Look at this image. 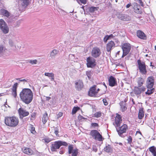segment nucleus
Wrapping results in <instances>:
<instances>
[{
    "mask_svg": "<svg viewBox=\"0 0 156 156\" xmlns=\"http://www.w3.org/2000/svg\"><path fill=\"white\" fill-rule=\"evenodd\" d=\"M22 101L27 104L30 103L32 101L33 95L32 91L29 88H24L20 94Z\"/></svg>",
    "mask_w": 156,
    "mask_h": 156,
    "instance_id": "obj_1",
    "label": "nucleus"
},
{
    "mask_svg": "<svg viewBox=\"0 0 156 156\" xmlns=\"http://www.w3.org/2000/svg\"><path fill=\"white\" fill-rule=\"evenodd\" d=\"M19 119L17 117L15 116L5 117L4 122L5 125L9 126L15 127L19 123Z\"/></svg>",
    "mask_w": 156,
    "mask_h": 156,
    "instance_id": "obj_2",
    "label": "nucleus"
},
{
    "mask_svg": "<svg viewBox=\"0 0 156 156\" xmlns=\"http://www.w3.org/2000/svg\"><path fill=\"white\" fill-rule=\"evenodd\" d=\"M119 135L122 137H124L127 135V130L128 128L127 125L126 124H123L122 126L115 128Z\"/></svg>",
    "mask_w": 156,
    "mask_h": 156,
    "instance_id": "obj_3",
    "label": "nucleus"
},
{
    "mask_svg": "<svg viewBox=\"0 0 156 156\" xmlns=\"http://www.w3.org/2000/svg\"><path fill=\"white\" fill-rule=\"evenodd\" d=\"M137 66L139 72L142 75H146L147 71L146 68L147 65L145 64V62L139 59L137 60Z\"/></svg>",
    "mask_w": 156,
    "mask_h": 156,
    "instance_id": "obj_4",
    "label": "nucleus"
},
{
    "mask_svg": "<svg viewBox=\"0 0 156 156\" xmlns=\"http://www.w3.org/2000/svg\"><path fill=\"white\" fill-rule=\"evenodd\" d=\"M67 146L68 144L65 142L58 140L54 142L51 146V150L52 152L57 151V150L59 149L62 146Z\"/></svg>",
    "mask_w": 156,
    "mask_h": 156,
    "instance_id": "obj_5",
    "label": "nucleus"
},
{
    "mask_svg": "<svg viewBox=\"0 0 156 156\" xmlns=\"http://www.w3.org/2000/svg\"><path fill=\"white\" fill-rule=\"evenodd\" d=\"M121 47L123 51L122 57L123 58L129 53L131 48V46L129 44L125 43L122 44Z\"/></svg>",
    "mask_w": 156,
    "mask_h": 156,
    "instance_id": "obj_6",
    "label": "nucleus"
},
{
    "mask_svg": "<svg viewBox=\"0 0 156 156\" xmlns=\"http://www.w3.org/2000/svg\"><path fill=\"white\" fill-rule=\"evenodd\" d=\"M90 135L95 140L99 141H102L103 140V137L100 133L96 130H92L90 131Z\"/></svg>",
    "mask_w": 156,
    "mask_h": 156,
    "instance_id": "obj_7",
    "label": "nucleus"
},
{
    "mask_svg": "<svg viewBox=\"0 0 156 156\" xmlns=\"http://www.w3.org/2000/svg\"><path fill=\"white\" fill-rule=\"evenodd\" d=\"M0 29L5 34H6L9 32V28L6 23L2 19H0Z\"/></svg>",
    "mask_w": 156,
    "mask_h": 156,
    "instance_id": "obj_8",
    "label": "nucleus"
},
{
    "mask_svg": "<svg viewBox=\"0 0 156 156\" xmlns=\"http://www.w3.org/2000/svg\"><path fill=\"white\" fill-rule=\"evenodd\" d=\"M87 66L88 68H93L96 64V60L92 57H89L86 59Z\"/></svg>",
    "mask_w": 156,
    "mask_h": 156,
    "instance_id": "obj_9",
    "label": "nucleus"
},
{
    "mask_svg": "<svg viewBox=\"0 0 156 156\" xmlns=\"http://www.w3.org/2000/svg\"><path fill=\"white\" fill-rule=\"evenodd\" d=\"M146 88L144 86L142 87H135L133 90L134 93L138 97L140 94L146 90Z\"/></svg>",
    "mask_w": 156,
    "mask_h": 156,
    "instance_id": "obj_10",
    "label": "nucleus"
},
{
    "mask_svg": "<svg viewBox=\"0 0 156 156\" xmlns=\"http://www.w3.org/2000/svg\"><path fill=\"white\" fill-rule=\"evenodd\" d=\"M155 79L154 77L153 76L148 77L146 80V86L148 89H151L153 88Z\"/></svg>",
    "mask_w": 156,
    "mask_h": 156,
    "instance_id": "obj_11",
    "label": "nucleus"
},
{
    "mask_svg": "<svg viewBox=\"0 0 156 156\" xmlns=\"http://www.w3.org/2000/svg\"><path fill=\"white\" fill-rule=\"evenodd\" d=\"M18 113L20 119H23V117L28 116L29 114V113L28 111L22 108L18 109Z\"/></svg>",
    "mask_w": 156,
    "mask_h": 156,
    "instance_id": "obj_12",
    "label": "nucleus"
},
{
    "mask_svg": "<svg viewBox=\"0 0 156 156\" xmlns=\"http://www.w3.org/2000/svg\"><path fill=\"white\" fill-rule=\"evenodd\" d=\"M122 122V117L119 114H117L115 118V122L113 123V125L115 127H119L121 126V123Z\"/></svg>",
    "mask_w": 156,
    "mask_h": 156,
    "instance_id": "obj_13",
    "label": "nucleus"
},
{
    "mask_svg": "<svg viewBox=\"0 0 156 156\" xmlns=\"http://www.w3.org/2000/svg\"><path fill=\"white\" fill-rule=\"evenodd\" d=\"M91 53V55L93 57L97 58L100 56L101 54V52L99 48L95 47L93 48L92 49Z\"/></svg>",
    "mask_w": 156,
    "mask_h": 156,
    "instance_id": "obj_14",
    "label": "nucleus"
},
{
    "mask_svg": "<svg viewBox=\"0 0 156 156\" xmlns=\"http://www.w3.org/2000/svg\"><path fill=\"white\" fill-rule=\"evenodd\" d=\"M115 47V44L114 42L111 41L108 42L107 44L106 49V51L110 53L111 51Z\"/></svg>",
    "mask_w": 156,
    "mask_h": 156,
    "instance_id": "obj_15",
    "label": "nucleus"
},
{
    "mask_svg": "<svg viewBox=\"0 0 156 156\" xmlns=\"http://www.w3.org/2000/svg\"><path fill=\"white\" fill-rule=\"evenodd\" d=\"M83 82L81 80H79L75 83V87L77 91H81L83 88Z\"/></svg>",
    "mask_w": 156,
    "mask_h": 156,
    "instance_id": "obj_16",
    "label": "nucleus"
},
{
    "mask_svg": "<svg viewBox=\"0 0 156 156\" xmlns=\"http://www.w3.org/2000/svg\"><path fill=\"white\" fill-rule=\"evenodd\" d=\"M117 16L118 18L122 20L129 21L131 19L129 16L125 14H117Z\"/></svg>",
    "mask_w": 156,
    "mask_h": 156,
    "instance_id": "obj_17",
    "label": "nucleus"
},
{
    "mask_svg": "<svg viewBox=\"0 0 156 156\" xmlns=\"http://www.w3.org/2000/svg\"><path fill=\"white\" fill-rule=\"evenodd\" d=\"M109 85L111 87H114L117 84L116 79L112 76H110L108 79Z\"/></svg>",
    "mask_w": 156,
    "mask_h": 156,
    "instance_id": "obj_18",
    "label": "nucleus"
},
{
    "mask_svg": "<svg viewBox=\"0 0 156 156\" xmlns=\"http://www.w3.org/2000/svg\"><path fill=\"white\" fill-rule=\"evenodd\" d=\"M96 85H94L90 88L88 92L89 95L90 96H94L97 94V91L96 90Z\"/></svg>",
    "mask_w": 156,
    "mask_h": 156,
    "instance_id": "obj_19",
    "label": "nucleus"
},
{
    "mask_svg": "<svg viewBox=\"0 0 156 156\" xmlns=\"http://www.w3.org/2000/svg\"><path fill=\"white\" fill-rule=\"evenodd\" d=\"M22 151L24 153L29 155L34 154V151L29 147H24L22 149Z\"/></svg>",
    "mask_w": 156,
    "mask_h": 156,
    "instance_id": "obj_20",
    "label": "nucleus"
},
{
    "mask_svg": "<svg viewBox=\"0 0 156 156\" xmlns=\"http://www.w3.org/2000/svg\"><path fill=\"white\" fill-rule=\"evenodd\" d=\"M136 35L139 38L145 40L147 39V36L142 31L138 30L136 32Z\"/></svg>",
    "mask_w": 156,
    "mask_h": 156,
    "instance_id": "obj_21",
    "label": "nucleus"
},
{
    "mask_svg": "<svg viewBox=\"0 0 156 156\" xmlns=\"http://www.w3.org/2000/svg\"><path fill=\"white\" fill-rule=\"evenodd\" d=\"M18 84L17 83H15L12 86V95L13 97L16 98L17 96V88Z\"/></svg>",
    "mask_w": 156,
    "mask_h": 156,
    "instance_id": "obj_22",
    "label": "nucleus"
},
{
    "mask_svg": "<svg viewBox=\"0 0 156 156\" xmlns=\"http://www.w3.org/2000/svg\"><path fill=\"white\" fill-rule=\"evenodd\" d=\"M0 13L1 15L7 18L9 17L10 15V13L8 10L3 8L0 9Z\"/></svg>",
    "mask_w": 156,
    "mask_h": 156,
    "instance_id": "obj_23",
    "label": "nucleus"
},
{
    "mask_svg": "<svg viewBox=\"0 0 156 156\" xmlns=\"http://www.w3.org/2000/svg\"><path fill=\"white\" fill-rule=\"evenodd\" d=\"M133 8L136 13L139 14L141 13L142 12L140 10V6L137 3H134Z\"/></svg>",
    "mask_w": 156,
    "mask_h": 156,
    "instance_id": "obj_24",
    "label": "nucleus"
},
{
    "mask_svg": "<svg viewBox=\"0 0 156 156\" xmlns=\"http://www.w3.org/2000/svg\"><path fill=\"white\" fill-rule=\"evenodd\" d=\"M116 36V35H113L112 34H111L109 35H106L105 36V37H104L103 39V41L104 42H106L108 40L113 38L114 37Z\"/></svg>",
    "mask_w": 156,
    "mask_h": 156,
    "instance_id": "obj_25",
    "label": "nucleus"
},
{
    "mask_svg": "<svg viewBox=\"0 0 156 156\" xmlns=\"http://www.w3.org/2000/svg\"><path fill=\"white\" fill-rule=\"evenodd\" d=\"M144 79L141 77L138 78L137 80V83L138 84V86L139 87H142L144 82Z\"/></svg>",
    "mask_w": 156,
    "mask_h": 156,
    "instance_id": "obj_26",
    "label": "nucleus"
},
{
    "mask_svg": "<svg viewBox=\"0 0 156 156\" xmlns=\"http://www.w3.org/2000/svg\"><path fill=\"white\" fill-rule=\"evenodd\" d=\"M21 5L24 7H27L29 4L31 0H21Z\"/></svg>",
    "mask_w": 156,
    "mask_h": 156,
    "instance_id": "obj_27",
    "label": "nucleus"
},
{
    "mask_svg": "<svg viewBox=\"0 0 156 156\" xmlns=\"http://www.w3.org/2000/svg\"><path fill=\"white\" fill-rule=\"evenodd\" d=\"M104 150L107 153L111 152L112 151V148L111 146L108 144V146H106L104 148Z\"/></svg>",
    "mask_w": 156,
    "mask_h": 156,
    "instance_id": "obj_28",
    "label": "nucleus"
},
{
    "mask_svg": "<svg viewBox=\"0 0 156 156\" xmlns=\"http://www.w3.org/2000/svg\"><path fill=\"white\" fill-rule=\"evenodd\" d=\"M48 117V114L47 112H45L43 115L42 118V121L43 124H45L47 121Z\"/></svg>",
    "mask_w": 156,
    "mask_h": 156,
    "instance_id": "obj_29",
    "label": "nucleus"
},
{
    "mask_svg": "<svg viewBox=\"0 0 156 156\" xmlns=\"http://www.w3.org/2000/svg\"><path fill=\"white\" fill-rule=\"evenodd\" d=\"M149 151L154 156H156V148L154 146L150 147L149 148Z\"/></svg>",
    "mask_w": 156,
    "mask_h": 156,
    "instance_id": "obj_30",
    "label": "nucleus"
},
{
    "mask_svg": "<svg viewBox=\"0 0 156 156\" xmlns=\"http://www.w3.org/2000/svg\"><path fill=\"white\" fill-rule=\"evenodd\" d=\"M78 150L76 148H75L74 150L71 151L69 154H71V156H77L78 154Z\"/></svg>",
    "mask_w": 156,
    "mask_h": 156,
    "instance_id": "obj_31",
    "label": "nucleus"
},
{
    "mask_svg": "<svg viewBox=\"0 0 156 156\" xmlns=\"http://www.w3.org/2000/svg\"><path fill=\"white\" fill-rule=\"evenodd\" d=\"M144 114L143 109H140L138 113V118L139 119H141L144 117Z\"/></svg>",
    "mask_w": 156,
    "mask_h": 156,
    "instance_id": "obj_32",
    "label": "nucleus"
},
{
    "mask_svg": "<svg viewBox=\"0 0 156 156\" xmlns=\"http://www.w3.org/2000/svg\"><path fill=\"white\" fill-rule=\"evenodd\" d=\"M44 75L48 77H51V80H54V74L52 73H44Z\"/></svg>",
    "mask_w": 156,
    "mask_h": 156,
    "instance_id": "obj_33",
    "label": "nucleus"
},
{
    "mask_svg": "<svg viewBox=\"0 0 156 156\" xmlns=\"http://www.w3.org/2000/svg\"><path fill=\"white\" fill-rule=\"evenodd\" d=\"M154 89L153 88L151 89H148L147 91L145 92V94L148 95H151L154 92Z\"/></svg>",
    "mask_w": 156,
    "mask_h": 156,
    "instance_id": "obj_34",
    "label": "nucleus"
},
{
    "mask_svg": "<svg viewBox=\"0 0 156 156\" xmlns=\"http://www.w3.org/2000/svg\"><path fill=\"white\" fill-rule=\"evenodd\" d=\"M59 52V51L56 49L53 50L51 53L50 56L51 57L55 56Z\"/></svg>",
    "mask_w": 156,
    "mask_h": 156,
    "instance_id": "obj_35",
    "label": "nucleus"
},
{
    "mask_svg": "<svg viewBox=\"0 0 156 156\" xmlns=\"http://www.w3.org/2000/svg\"><path fill=\"white\" fill-rule=\"evenodd\" d=\"M98 7L92 6L89 8V11L91 12H93L95 11H97Z\"/></svg>",
    "mask_w": 156,
    "mask_h": 156,
    "instance_id": "obj_36",
    "label": "nucleus"
},
{
    "mask_svg": "<svg viewBox=\"0 0 156 156\" xmlns=\"http://www.w3.org/2000/svg\"><path fill=\"white\" fill-rule=\"evenodd\" d=\"M86 74L87 76L88 77L89 80H90L91 79V76L92 75V72L91 71H86Z\"/></svg>",
    "mask_w": 156,
    "mask_h": 156,
    "instance_id": "obj_37",
    "label": "nucleus"
},
{
    "mask_svg": "<svg viewBox=\"0 0 156 156\" xmlns=\"http://www.w3.org/2000/svg\"><path fill=\"white\" fill-rule=\"evenodd\" d=\"M87 0H76L77 2L80 4H85L87 3Z\"/></svg>",
    "mask_w": 156,
    "mask_h": 156,
    "instance_id": "obj_38",
    "label": "nucleus"
},
{
    "mask_svg": "<svg viewBox=\"0 0 156 156\" xmlns=\"http://www.w3.org/2000/svg\"><path fill=\"white\" fill-rule=\"evenodd\" d=\"M78 119L80 121L82 122L85 119H87L83 117V116L80 115L78 117Z\"/></svg>",
    "mask_w": 156,
    "mask_h": 156,
    "instance_id": "obj_39",
    "label": "nucleus"
},
{
    "mask_svg": "<svg viewBox=\"0 0 156 156\" xmlns=\"http://www.w3.org/2000/svg\"><path fill=\"white\" fill-rule=\"evenodd\" d=\"M94 116L97 118L100 117L101 115V112H97L94 114Z\"/></svg>",
    "mask_w": 156,
    "mask_h": 156,
    "instance_id": "obj_40",
    "label": "nucleus"
},
{
    "mask_svg": "<svg viewBox=\"0 0 156 156\" xmlns=\"http://www.w3.org/2000/svg\"><path fill=\"white\" fill-rule=\"evenodd\" d=\"M123 104H124V105L122 104L120 105L122 111H125L127 109V108L125 106L126 104L124 103H123Z\"/></svg>",
    "mask_w": 156,
    "mask_h": 156,
    "instance_id": "obj_41",
    "label": "nucleus"
},
{
    "mask_svg": "<svg viewBox=\"0 0 156 156\" xmlns=\"http://www.w3.org/2000/svg\"><path fill=\"white\" fill-rule=\"evenodd\" d=\"M29 62L32 65L36 64L37 62V61L36 59L34 60H30L29 61Z\"/></svg>",
    "mask_w": 156,
    "mask_h": 156,
    "instance_id": "obj_42",
    "label": "nucleus"
},
{
    "mask_svg": "<svg viewBox=\"0 0 156 156\" xmlns=\"http://www.w3.org/2000/svg\"><path fill=\"white\" fill-rule=\"evenodd\" d=\"M78 109V108L77 107H74L72 111V113L73 114H75L76 113V112L77 111V110Z\"/></svg>",
    "mask_w": 156,
    "mask_h": 156,
    "instance_id": "obj_43",
    "label": "nucleus"
},
{
    "mask_svg": "<svg viewBox=\"0 0 156 156\" xmlns=\"http://www.w3.org/2000/svg\"><path fill=\"white\" fill-rule=\"evenodd\" d=\"M43 140H44L45 142L47 143H48L51 140V139L48 137L45 138Z\"/></svg>",
    "mask_w": 156,
    "mask_h": 156,
    "instance_id": "obj_44",
    "label": "nucleus"
},
{
    "mask_svg": "<svg viewBox=\"0 0 156 156\" xmlns=\"http://www.w3.org/2000/svg\"><path fill=\"white\" fill-rule=\"evenodd\" d=\"M128 143L130 144L132 142V139L131 136H129L128 139H127Z\"/></svg>",
    "mask_w": 156,
    "mask_h": 156,
    "instance_id": "obj_45",
    "label": "nucleus"
},
{
    "mask_svg": "<svg viewBox=\"0 0 156 156\" xmlns=\"http://www.w3.org/2000/svg\"><path fill=\"white\" fill-rule=\"evenodd\" d=\"M74 150L73 149V145H69V153H70L73 150Z\"/></svg>",
    "mask_w": 156,
    "mask_h": 156,
    "instance_id": "obj_46",
    "label": "nucleus"
},
{
    "mask_svg": "<svg viewBox=\"0 0 156 156\" xmlns=\"http://www.w3.org/2000/svg\"><path fill=\"white\" fill-rule=\"evenodd\" d=\"M92 150L93 151L96 152L98 151V148L95 145H93Z\"/></svg>",
    "mask_w": 156,
    "mask_h": 156,
    "instance_id": "obj_47",
    "label": "nucleus"
},
{
    "mask_svg": "<svg viewBox=\"0 0 156 156\" xmlns=\"http://www.w3.org/2000/svg\"><path fill=\"white\" fill-rule=\"evenodd\" d=\"M103 101L105 105H108V103L107 102V100L105 99H103Z\"/></svg>",
    "mask_w": 156,
    "mask_h": 156,
    "instance_id": "obj_48",
    "label": "nucleus"
},
{
    "mask_svg": "<svg viewBox=\"0 0 156 156\" xmlns=\"http://www.w3.org/2000/svg\"><path fill=\"white\" fill-rule=\"evenodd\" d=\"M30 131L32 133L34 134V133L35 132V128L34 127H31Z\"/></svg>",
    "mask_w": 156,
    "mask_h": 156,
    "instance_id": "obj_49",
    "label": "nucleus"
},
{
    "mask_svg": "<svg viewBox=\"0 0 156 156\" xmlns=\"http://www.w3.org/2000/svg\"><path fill=\"white\" fill-rule=\"evenodd\" d=\"M91 125L92 126L95 127L98 126V125L96 123H93L91 124Z\"/></svg>",
    "mask_w": 156,
    "mask_h": 156,
    "instance_id": "obj_50",
    "label": "nucleus"
},
{
    "mask_svg": "<svg viewBox=\"0 0 156 156\" xmlns=\"http://www.w3.org/2000/svg\"><path fill=\"white\" fill-rule=\"evenodd\" d=\"M63 115V113L62 112H60L59 113L57 114V116L58 118H60Z\"/></svg>",
    "mask_w": 156,
    "mask_h": 156,
    "instance_id": "obj_51",
    "label": "nucleus"
},
{
    "mask_svg": "<svg viewBox=\"0 0 156 156\" xmlns=\"http://www.w3.org/2000/svg\"><path fill=\"white\" fill-rule=\"evenodd\" d=\"M59 133V131L58 129H56L55 131V134L56 136H59V135L58 134Z\"/></svg>",
    "mask_w": 156,
    "mask_h": 156,
    "instance_id": "obj_52",
    "label": "nucleus"
},
{
    "mask_svg": "<svg viewBox=\"0 0 156 156\" xmlns=\"http://www.w3.org/2000/svg\"><path fill=\"white\" fill-rule=\"evenodd\" d=\"M138 2L141 6L143 7L144 6L143 2L141 0H138Z\"/></svg>",
    "mask_w": 156,
    "mask_h": 156,
    "instance_id": "obj_53",
    "label": "nucleus"
},
{
    "mask_svg": "<svg viewBox=\"0 0 156 156\" xmlns=\"http://www.w3.org/2000/svg\"><path fill=\"white\" fill-rule=\"evenodd\" d=\"M16 80H19L20 81H25L26 82H27V80H26L25 79H23L22 80H20L19 78H17L16 79Z\"/></svg>",
    "mask_w": 156,
    "mask_h": 156,
    "instance_id": "obj_54",
    "label": "nucleus"
},
{
    "mask_svg": "<svg viewBox=\"0 0 156 156\" xmlns=\"http://www.w3.org/2000/svg\"><path fill=\"white\" fill-rule=\"evenodd\" d=\"M4 47L2 46H0V52H2L3 50Z\"/></svg>",
    "mask_w": 156,
    "mask_h": 156,
    "instance_id": "obj_55",
    "label": "nucleus"
},
{
    "mask_svg": "<svg viewBox=\"0 0 156 156\" xmlns=\"http://www.w3.org/2000/svg\"><path fill=\"white\" fill-rule=\"evenodd\" d=\"M46 100L47 101H49V100L51 99V98L49 97H46Z\"/></svg>",
    "mask_w": 156,
    "mask_h": 156,
    "instance_id": "obj_56",
    "label": "nucleus"
},
{
    "mask_svg": "<svg viewBox=\"0 0 156 156\" xmlns=\"http://www.w3.org/2000/svg\"><path fill=\"white\" fill-rule=\"evenodd\" d=\"M35 116L36 114L34 113H33L31 115V118H35Z\"/></svg>",
    "mask_w": 156,
    "mask_h": 156,
    "instance_id": "obj_57",
    "label": "nucleus"
},
{
    "mask_svg": "<svg viewBox=\"0 0 156 156\" xmlns=\"http://www.w3.org/2000/svg\"><path fill=\"white\" fill-rule=\"evenodd\" d=\"M64 153V151H63V150H61L60 151H59V153L61 154H62Z\"/></svg>",
    "mask_w": 156,
    "mask_h": 156,
    "instance_id": "obj_58",
    "label": "nucleus"
},
{
    "mask_svg": "<svg viewBox=\"0 0 156 156\" xmlns=\"http://www.w3.org/2000/svg\"><path fill=\"white\" fill-rule=\"evenodd\" d=\"M131 5L130 3L127 4L126 6V8H128L130 7Z\"/></svg>",
    "mask_w": 156,
    "mask_h": 156,
    "instance_id": "obj_59",
    "label": "nucleus"
},
{
    "mask_svg": "<svg viewBox=\"0 0 156 156\" xmlns=\"http://www.w3.org/2000/svg\"><path fill=\"white\" fill-rule=\"evenodd\" d=\"M103 85L105 87L106 89L107 88V87L106 85V84H105V83H103Z\"/></svg>",
    "mask_w": 156,
    "mask_h": 156,
    "instance_id": "obj_60",
    "label": "nucleus"
},
{
    "mask_svg": "<svg viewBox=\"0 0 156 156\" xmlns=\"http://www.w3.org/2000/svg\"><path fill=\"white\" fill-rule=\"evenodd\" d=\"M152 62H150V66H154L153 65H152Z\"/></svg>",
    "mask_w": 156,
    "mask_h": 156,
    "instance_id": "obj_61",
    "label": "nucleus"
},
{
    "mask_svg": "<svg viewBox=\"0 0 156 156\" xmlns=\"http://www.w3.org/2000/svg\"><path fill=\"white\" fill-rule=\"evenodd\" d=\"M100 89L98 88L97 90H96V91H97V93H98Z\"/></svg>",
    "mask_w": 156,
    "mask_h": 156,
    "instance_id": "obj_62",
    "label": "nucleus"
},
{
    "mask_svg": "<svg viewBox=\"0 0 156 156\" xmlns=\"http://www.w3.org/2000/svg\"><path fill=\"white\" fill-rule=\"evenodd\" d=\"M119 145H122V143H119Z\"/></svg>",
    "mask_w": 156,
    "mask_h": 156,
    "instance_id": "obj_63",
    "label": "nucleus"
},
{
    "mask_svg": "<svg viewBox=\"0 0 156 156\" xmlns=\"http://www.w3.org/2000/svg\"><path fill=\"white\" fill-rule=\"evenodd\" d=\"M115 32H114V33H113V34H113V35H116V34H115Z\"/></svg>",
    "mask_w": 156,
    "mask_h": 156,
    "instance_id": "obj_64",
    "label": "nucleus"
}]
</instances>
